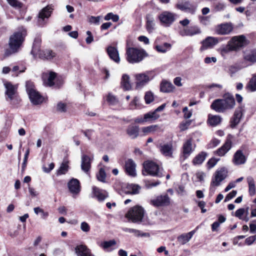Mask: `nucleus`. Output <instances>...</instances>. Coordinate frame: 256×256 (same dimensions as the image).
Returning <instances> with one entry per match:
<instances>
[{"label":"nucleus","instance_id":"nucleus-45","mask_svg":"<svg viewBox=\"0 0 256 256\" xmlns=\"http://www.w3.org/2000/svg\"><path fill=\"white\" fill-rule=\"evenodd\" d=\"M248 192L250 194V196L254 195L256 193V186L253 178H248Z\"/></svg>","mask_w":256,"mask_h":256},{"label":"nucleus","instance_id":"nucleus-1","mask_svg":"<svg viewBox=\"0 0 256 256\" xmlns=\"http://www.w3.org/2000/svg\"><path fill=\"white\" fill-rule=\"evenodd\" d=\"M235 106L234 98L230 94L226 95L222 99H216L212 104L210 108L218 112H224L232 109Z\"/></svg>","mask_w":256,"mask_h":256},{"label":"nucleus","instance_id":"nucleus-22","mask_svg":"<svg viewBox=\"0 0 256 256\" xmlns=\"http://www.w3.org/2000/svg\"><path fill=\"white\" fill-rule=\"evenodd\" d=\"M125 170L126 174L130 176H136V164L132 159H128L126 162Z\"/></svg>","mask_w":256,"mask_h":256},{"label":"nucleus","instance_id":"nucleus-30","mask_svg":"<svg viewBox=\"0 0 256 256\" xmlns=\"http://www.w3.org/2000/svg\"><path fill=\"white\" fill-rule=\"evenodd\" d=\"M107 52L110 58L116 62H119L120 58L118 50L112 46H110L107 48Z\"/></svg>","mask_w":256,"mask_h":256},{"label":"nucleus","instance_id":"nucleus-54","mask_svg":"<svg viewBox=\"0 0 256 256\" xmlns=\"http://www.w3.org/2000/svg\"><path fill=\"white\" fill-rule=\"evenodd\" d=\"M224 179L223 177H214L212 180L211 188L218 186Z\"/></svg>","mask_w":256,"mask_h":256},{"label":"nucleus","instance_id":"nucleus-23","mask_svg":"<svg viewBox=\"0 0 256 256\" xmlns=\"http://www.w3.org/2000/svg\"><path fill=\"white\" fill-rule=\"evenodd\" d=\"M116 244V242L114 240H106L98 244V246L105 251L110 252L114 250Z\"/></svg>","mask_w":256,"mask_h":256},{"label":"nucleus","instance_id":"nucleus-26","mask_svg":"<svg viewBox=\"0 0 256 256\" xmlns=\"http://www.w3.org/2000/svg\"><path fill=\"white\" fill-rule=\"evenodd\" d=\"M232 142L230 139H227L222 146L216 151V154L218 156H224L231 148Z\"/></svg>","mask_w":256,"mask_h":256},{"label":"nucleus","instance_id":"nucleus-2","mask_svg":"<svg viewBox=\"0 0 256 256\" xmlns=\"http://www.w3.org/2000/svg\"><path fill=\"white\" fill-rule=\"evenodd\" d=\"M41 40L38 38L34 40L31 51L34 58H39L41 59L51 60L56 56V54L52 50H46L41 51L40 50Z\"/></svg>","mask_w":256,"mask_h":256},{"label":"nucleus","instance_id":"nucleus-35","mask_svg":"<svg viewBox=\"0 0 256 256\" xmlns=\"http://www.w3.org/2000/svg\"><path fill=\"white\" fill-rule=\"evenodd\" d=\"M194 234V231L193 230L187 234H182L178 237V240L182 244H184L190 241Z\"/></svg>","mask_w":256,"mask_h":256},{"label":"nucleus","instance_id":"nucleus-6","mask_svg":"<svg viewBox=\"0 0 256 256\" xmlns=\"http://www.w3.org/2000/svg\"><path fill=\"white\" fill-rule=\"evenodd\" d=\"M136 89H141L154 78L151 72L137 74L134 75Z\"/></svg>","mask_w":256,"mask_h":256},{"label":"nucleus","instance_id":"nucleus-34","mask_svg":"<svg viewBox=\"0 0 256 256\" xmlns=\"http://www.w3.org/2000/svg\"><path fill=\"white\" fill-rule=\"evenodd\" d=\"M160 150L164 156L171 157L172 154V144H163L160 146Z\"/></svg>","mask_w":256,"mask_h":256},{"label":"nucleus","instance_id":"nucleus-11","mask_svg":"<svg viewBox=\"0 0 256 256\" xmlns=\"http://www.w3.org/2000/svg\"><path fill=\"white\" fill-rule=\"evenodd\" d=\"M234 30V26L231 22H225L218 24L215 28V32L218 34H229Z\"/></svg>","mask_w":256,"mask_h":256},{"label":"nucleus","instance_id":"nucleus-41","mask_svg":"<svg viewBox=\"0 0 256 256\" xmlns=\"http://www.w3.org/2000/svg\"><path fill=\"white\" fill-rule=\"evenodd\" d=\"M172 46L170 44L165 42L162 44L156 45L155 49L159 52L165 53L171 48Z\"/></svg>","mask_w":256,"mask_h":256},{"label":"nucleus","instance_id":"nucleus-47","mask_svg":"<svg viewBox=\"0 0 256 256\" xmlns=\"http://www.w3.org/2000/svg\"><path fill=\"white\" fill-rule=\"evenodd\" d=\"M160 184H161V182L158 180H148V181L146 182L145 186L147 188L150 189L154 187L157 186H158L160 185Z\"/></svg>","mask_w":256,"mask_h":256},{"label":"nucleus","instance_id":"nucleus-56","mask_svg":"<svg viewBox=\"0 0 256 256\" xmlns=\"http://www.w3.org/2000/svg\"><path fill=\"white\" fill-rule=\"evenodd\" d=\"M8 3L12 7L20 8L22 7V4L16 0H6Z\"/></svg>","mask_w":256,"mask_h":256},{"label":"nucleus","instance_id":"nucleus-58","mask_svg":"<svg viewBox=\"0 0 256 256\" xmlns=\"http://www.w3.org/2000/svg\"><path fill=\"white\" fill-rule=\"evenodd\" d=\"M80 229L84 232H88L90 230V226L86 222H83L80 224Z\"/></svg>","mask_w":256,"mask_h":256},{"label":"nucleus","instance_id":"nucleus-46","mask_svg":"<svg viewBox=\"0 0 256 256\" xmlns=\"http://www.w3.org/2000/svg\"><path fill=\"white\" fill-rule=\"evenodd\" d=\"M56 73L54 72H50L48 78V80L44 82L45 84L49 86H54V80L56 78Z\"/></svg>","mask_w":256,"mask_h":256},{"label":"nucleus","instance_id":"nucleus-36","mask_svg":"<svg viewBox=\"0 0 256 256\" xmlns=\"http://www.w3.org/2000/svg\"><path fill=\"white\" fill-rule=\"evenodd\" d=\"M126 188V193L136 194L140 192L141 188L138 184H127Z\"/></svg>","mask_w":256,"mask_h":256},{"label":"nucleus","instance_id":"nucleus-16","mask_svg":"<svg viewBox=\"0 0 256 256\" xmlns=\"http://www.w3.org/2000/svg\"><path fill=\"white\" fill-rule=\"evenodd\" d=\"M218 42L219 40L218 38L208 36L202 42V46L200 50L202 51L212 48Z\"/></svg>","mask_w":256,"mask_h":256},{"label":"nucleus","instance_id":"nucleus-43","mask_svg":"<svg viewBox=\"0 0 256 256\" xmlns=\"http://www.w3.org/2000/svg\"><path fill=\"white\" fill-rule=\"evenodd\" d=\"M246 88L250 92H254L256 90V75L252 76L246 86Z\"/></svg>","mask_w":256,"mask_h":256},{"label":"nucleus","instance_id":"nucleus-64","mask_svg":"<svg viewBox=\"0 0 256 256\" xmlns=\"http://www.w3.org/2000/svg\"><path fill=\"white\" fill-rule=\"evenodd\" d=\"M138 101V98L137 96L134 97V100L130 102V109H134L137 105Z\"/></svg>","mask_w":256,"mask_h":256},{"label":"nucleus","instance_id":"nucleus-4","mask_svg":"<svg viewBox=\"0 0 256 256\" xmlns=\"http://www.w3.org/2000/svg\"><path fill=\"white\" fill-rule=\"evenodd\" d=\"M146 54L143 50L134 48H126V60L130 63L134 64L140 62L146 56Z\"/></svg>","mask_w":256,"mask_h":256},{"label":"nucleus","instance_id":"nucleus-28","mask_svg":"<svg viewBox=\"0 0 256 256\" xmlns=\"http://www.w3.org/2000/svg\"><path fill=\"white\" fill-rule=\"evenodd\" d=\"M248 207H247L246 208H239L236 211L235 216L241 220L248 222L250 220L248 217Z\"/></svg>","mask_w":256,"mask_h":256},{"label":"nucleus","instance_id":"nucleus-15","mask_svg":"<svg viewBox=\"0 0 256 256\" xmlns=\"http://www.w3.org/2000/svg\"><path fill=\"white\" fill-rule=\"evenodd\" d=\"M92 158H91L86 154H82L81 157L80 167L82 170L86 174H90V172L91 168V162Z\"/></svg>","mask_w":256,"mask_h":256},{"label":"nucleus","instance_id":"nucleus-33","mask_svg":"<svg viewBox=\"0 0 256 256\" xmlns=\"http://www.w3.org/2000/svg\"><path fill=\"white\" fill-rule=\"evenodd\" d=\"M69 170V162L68 160L64 159L58 169L56 174L58 175L66 174Z\"/></svg>","mask_w":256,"mask_h":256},{"label":"nucleus","instance_id":"nucleus-5","mask_svg":"<svg viewBox=\"0 0 256 256\" xmlns=\"http://www.w3.org/2000/svg\"><path fill=\"white\" fill-rule=\"evenodd\" d=\"M26 34V31L22 30V31L14 33L10 36L8 44L10 50L13 52H17L18 50L20 48L24 40Z\"/></svg>","mask_w":256,"mask_h":256},{"label":"nucleus","instance_id":"nucleus-14","mask_svg":"<svg viewBox=\"0 0 256 256\" xmlns=\"http://www.w3.org/2000/svg\"><path fill=\"white\" fill-rule=\"evenodd\" d=\"M246 156L242 150H237L234 154L232 162L235 166L244 164L246 162Z\"/></svg>","mask_w":256,"mask_h":256},{"label":"nucleus","instance_id":"nucleus-13","mask_svg":"<svg viewBox=\"0 0 256 256\" xmlns=\"http://www.w3.org/2000/svg\"><path fill=\"white\" fill-rule=\"evenodd\" d=\"M150 204L156 207L168 206L170 204V198L168 194L161 195L151 200Z\"/></svg>","mask_w":256,"mask_h":256},{"label":"nucleus","instance_id":"nucleus-38","mask_svg":"<svg viewBox=\"0 0 256 256\" xmlns=\"http://www.w3.org/2000/svg\"><path fill=\"white\" fill-rule=\"evenodd\" d=\"M53 8L48 6L44 8L38 14V18L42 20H44L45 18H48L51 14V12Z\"/></svg>","mask_w":256,"mask_h":256},{"label":"nucleus","instance_id":"nucleus-49","mask_svg":"<svg viewBox=\"0 0 256 256\" xmlns=\"http://www.w3.org/2000/svg\"><path fill=\"white\" fill-rule=\"evenodd\" d=\"M104 20H112L113 22H116L119 20V16L117 14H114L112 12H110L105 16Z\"/></svg>","mask_w":256,"mask_h":256},{"label":"nucleus","instance_id":"nucleus-62","mask_svg":"<svg viewBox=\"0 0 256 256\" xmlns=\"http://www.w3.org/2000/svg\"><path fill=\"white\" fill-rule=\"evenodd\" d=\"M182 112L184 113V118H189L192 116V112L188 110L187 107H184L183 108Z\"/></svg>","mask_w":256,"mask_h":256},{"label":"nucleus","instance_id":"nucleus-40","mask_svg":"<svg viewBox=\"0 0 256 256\" xmlns=\"http://www.w3.org/2000/svg\"><path fill=\"white\" fill-rule=\"evenodd\" d=\"M121 85L124 90H126L131 88L132 86L130 82V77L126 74H124L122 78Z\"/></svg>","mask_w":256,"mask_h":256},{"label":"nucleus","instance_id":"nucleus-37","mask_svg":"<svg viewBox=\"0 0 256 256\" xmlns=\"http://www.w3.org/2000/svg\"><path fill=\"white\" fill-rule=\"evenodd\" d=\"M174 88V86L170 82L167 81H162L160 84V90L164 92H172Z\"/></svg>","mask_w":256,"mask_h":256},{"label":"nucleus","instance_id":"nucleus-63","mask_svg":"<svg viewBox=\"0 0 256 256\" xmlns=\"http://www.w3.org/2000/svg\"><path fill=\"white\" fill-rule=\"evenodd\" d=\"M218 160L214 158H210L207 162L208 166L209 168H213L217 163Z\"/></svg>","mask_w":256,"mask_h":256},{"label":"nucleus","instance_id":"nucleus-32","mask_svg":"<svg viewBox=\"0 0 256 256\" xmlns=\"http://www.w3.org/2000/svg\"><path fill=\"white\" fill-rule=\"evenodd\" d=\"M208 154L206 152H202L197 154L192 160V163L194 166L201 164L205 160Z\"/></svg>","mask_w":256,"mask_h":256},{"label":"nucleus","instance_id":"nucleus-27","mask_svg":"<svg viewBox=\"0 0 256 256\" xmlns=\"http://www.w3.org/2000/svg\"><path fill=\"white\" fill-rule=\"evenodd\" d=\"M243 114V110L242 108H238L234 112V117L231 120V127L234 128L238 125Z\"/></svg>","mask_w":256,"mask_h":256},{"label":"nucleus","instance_id":"nucleus-3","mask_svg":"<svg viewBox=\"0 0 256 256\" xmlns=\"http://www.w3.org/2000/svg\"><path fill=\"white\" fill-rule=\"evenodd\" d=\"M26 90L31 102L34 105L41 104L44 97L36 90L34 83L30 81L26 82Z\"/></svg>","mask_w":256,"mask_h":256},{"label":"nucleus","instance_id":"nucleus-61","mask_svg":"<svg viewBox=\"0 0 256 256\" xmlns=\"http://www.w3.org/2000/svg\"><path fill=\"white\" fill-rule=\"evenodd\" d=\"M234 50L230 46H229V42H228L225 48H222L220 50L221 54L224 56L230 51Z\"/></svg>","mask_w":256,"mask_h":256},{"label":"nucleus","instance_id":"nucleus-9","mask_svg":"<svg viewBox=\"0 0 256 256\" xmlns=\"http://www.w3.org/2000/svg\"><path fill=\"white\" fill-rule=\"evenodd\" d=\"M4 86L6 88L5 94L6 99L10 101L14 100H18V86L8 82H4Z\"/></svg>","mask_w":256,"mask_h":256},{"label":"nucleus","instance_id":"nucleus-7","mask_svg":"<svg viewBox=\"0 0 256 256\" xmlns=\"http://www.w3.org/2000/svg\"><path fill=\"white\" fill-rule=\"evenodd\" d=\"M144 215V208L139 206L132 207L126 216L131 220L133 222H140L142 220Z\"/></svg>","mask_w":256,"mask_h":256},{"label":"nucleus","instance_id":"nucleus-42","mask_svg":"<svg viewBox=\"0 0 256 256\" xmlns=\"http://www.w3.org/2000/svg\"><path fill=\"white\" fill-rule=\"evenodd\" d=\"M144 116L146 122L154 121L160 117V116L154 111L146 113L144 114Z\"/></svg>","mask_w":256,"mask_h":256},{"label":"nucleus","instance_id":"nucleus-55","mask_svg":"<svg viewBox=\"0 0 256 256\" xmlns=\"http://www.w3.org/2000/svg\"><path fill=\"white\" fill-rule=\"evenodd\" d=\"M227 174V169L224 167H222L217 170L215 176H226Z\"/></svg>","mask_w":256,"mask_h":256},{"label":"nucleus","instance_id":"nucleus-57","mask_svg":"<svg viewBox=\"0 0 256 256\" xmlns=\"http://www.w3.org/2000/svg\"><path fill=\"white\" fill-rule=\"evenodd\" d=\"M66 110V104L60 102L56 106V110L60 112H65Z\"/></svg>","mask_w":256,"mask_h":256},{"label":"nucleus","instance_id":"nucleus-52","mask_svg":"<svg viewBox=\"0 0 256 256\" xmlns=\"http://www.w3.org/2000/svg\"><path fill=\"white\" fill-rule=\"evenodd\" d=\"M123 230L126 232L133 233L136 236H145L146 235V234H141L140 230L134 228H124Z\"/></svg>","mask_w":256,"mask_h":256},{"label":"nucleus","instance_id":"nucleus-39","mask_svg":"<svg viewBox=\"0 0 256 256\" xmlns=\"http://www.w3.org/2000/svg\"><path fill=\"white\" fill-rule=\"evenodd\" d=\"M222 121V118L219 116L209 114L208 122L212 126H216L220 124Z\"/></svg>","mask_w":256,"mask_h":256},{"label":"nucleus","instance_id":"nucleus-50","mask_svg":"<svg viewBox=\"0 0 256 256\" xmlns=\"http://www.w3.org/2000/svg\"><path fill=\"white\" fill-rule=\"evenodd\" d=\"M100 20V16H89L88 18V22L92 24H94L96 25H99Z\"/></svg>","mask_w":256,"mask_h":256},{"label":"nucleus","instance_id":"nucleus-31","mask_svg":"<svg viewBox=\"0 0 256 256\" xmlns=\"http://www.w3.org/2000/svg\"><path fill=\"white\" fill-rule=\"evenodd\" d=\"M200 33V29L196 26H191L184 29L180 32L182 36H192Z\"/></svg>","mask_w":256,"mask_h":256},{"label":"nucleus","instance_id":"nucleus-8","mask_svg":"<svg viewBox=\"0 0 256 256\" xmlns=\"http://www.w3.org/2000/svg\"><path fill=\"white\" fill-rule=\"evenodd\" d=\"M143 174L150 175H156L158 176L162 174L161 170L155 162L152 161H146L143 164Z\"/></svg>","mask_w":256,"mask_h":256},{"label":"nucleus","instance_id":"nucleus-48","mask_svg":"<svg viewBox=\"0 0 256 256\" xmlns=\"http://www.w3.org/2000/svg\"><path fill=\"white\" fill-rule=\"evenodd\" d=\"M34 213L36 214H41L42 218H46L48 216V212H44V210L40 207H36L34 208Z\"/></svg>","mask_w":256,"mask_h":256},{"label":"nucleus","instance_id":"nucleus-21","mask_svg":"<svg viewBox=\"0 0 256 256\" xmlns=\"http://www.w3.org/2000/svg\"><path fill=\"white\" fill-rule=\"evenodd\" d=\"M244 60L252 64L256 62V50H246L244 52Z\"/></svg>","mask_w":256,"mask_h":256},{"label":"nucleus","instance_id":"nucleus-17","mask_svg":"<svg viewBox=\"0 0 256 256\" xmlns=\"http://www.w3.org/2000/svg\"><path fill=\"white\" fill-rule=\"evenodd\" d=\"M192 138H189L186 140L182 146L183 156L184 158L188 157L192 152L194 150L195 146L192 144Z\"/></svg>","mask_w":256,"mask_h":256},{"label":"nucleus","instance_id":"nucleus-60","mask_svg":"<svg viewBox=\"0 0 256 256\" xmlns=\"http://www.w3.org/2000/svg\"><path fill=\"white\" fill-rule=\"evenodd\" d=\"M191 124V120H188L185 122H182L180 126V130L184 131L188 128Z\"/></svg>","mask_w":256,"mask_h":256},{"label":"nucleus","instance_id":"nucleus-19","mask_svg":"<svg viewBox=\"0 0 256 256\" xmlns=\"http://www.w3.org/2000/svg\"><path fill=\"white\" fill-rule=\"evenodd\" d=\"M142 132L144 136L149 134H154L156 132H162L164 130L162 126L158 124L151 125L143 127L142 128Z\"/></svg>","mask_w":256,"mask_h":256},{"label":"nucleus","instance_id":"nucleus-53","mask_svg":"<svg viewBox=\"0 0 256 256\" xmlns=\"http://www.w3.org/2000/svg\"><path fill=\"white\" fill-rule=\"evenodd\" d=\"M144 100L146 104H148L152 102L154 100V96L151 92H147L144 96Z\"/></svg>","mask_w":256,"mask_h":256},{"label":"nucleus","instance_id":"nucleus-29","mask_svg":"<svg viewBox=\"0 0 256 256\" xmlns=\"http://www.w3.org/2000/svg\"><path fill=\"white\" fill-rule=\"evenodd\" d=\"M76 253L78 256H94L90 252V250L86 246L81 244L75 248Z\"/></svg>","mask_w":256,"mask_h":256},{"label":"nucleus","instance_id":"nucleus-20","mask_svg":"<svg viewBox=\"0 0 256 256\" xmlns=\"http://www.w3.org/2000/svg\"><path fill=\"white\" fill-rule=\"evenodd\" d=\"M68 189L73 194H77L80 191V182L76 178H72L68 184Z\"/></svg>","mask_w":256,"mask_h":256},{"label":"nucleus","instance_id":"nucleus-10","mask_svg":"<svg viewBox=\"0 0 256 256\" xmlns=\"http://www.w3.org/2000/svg\"><path fill=\"white\" fill-rule=\"evenodd\" d=\"M176 14L168 11H164L158 16L162 24L165 26H170L175 20Z\"/></svg>","mask_w":256,"mask_h":256},{"label":"nucleus","instance_id":"nucleus-51","mask_svg":"<svg viewBox=\"0 0 256 256\" xmlns=\"http://www.w3.org/2000/svg\"><path fill=\"white\" fill-rule=\"evenodd\" d=\"M106 100L111 105L116 104L118 102V100L116 97L111 94H108L107 96Z\"/></svg>","mask_w":256,"mask_h":256},{"label":"nucleus","instance_id":"nucleus-59","mask_svg":"<svg viewBox=\"0 0 256 256\" xmlns=\"http://www.w3.org/2000/svg\"><path fill=\"white\" fill-rule=\"evenodd\" d=\"M54 162H51L48 164V166H46V165H44L42 166V170L45 172L48 173L54 169Z\"/></svg>","mask_w":256,"mask_h":256},{"label":"nucleus","instance_id":"nucleus-44","mask_svg":"<svg viewBox=\"0 0 256 256\" xmlns=\"http://www.w3.org/2000/svg\"><path fill=\"white\" fill-rule=\"evenodd\" d=\"M154 18L150 16H146V26L147 30L148 32H152L154 29Z\"/></svg>","mask_w":256,"mask_h":256},{"label":"nucleus","instance_id":"nucleus-18","mask_svg":"<svg viewBox=\"0 0 256 256\" xmlns=\"http://www.w3.org/2000/svg\"><path fill=\"white\" fill-rule=\"evenodd\" d=\"M126 132L130 139L134 140L139 136L140 128L137 125L131 124L128 126Z\"/></svg>","mask_w":256,"mask_h":256},{"label":"nucleus","instance_id":"nucleus-12","mask_svg":"<svg viewBox=\"0 0 256 256\" xmlns=\"http://www.w3.org/2000/svg\"><path fill=\"white\" fill-rule=\"evenodd\" d=\"M246 37L244 35L234 36L228 42L229 46L234 50H236L244 46Z\"/></svg>","mask_w":256,"mask_h":256},{"label":"nucleus","instance_id":"nucleus-25","mask_svg":"<svg viewBox=\"0 0 256 256\" xmlns=\"http://www.w3.org/2000/svg\"><path fill=\"white\" fill-rule=\"evenodd\" d=\"M176 8L182 10L186 11L192 14H194L196 10V6L188 2H186L182 4H178Z\"/></svg>","mask_w":256,"mask_h":256},{"label":"nucleus","instance_id":"nucleus-24","mask_svg":"<svg viewBox=\"0 0 256 256\" xmlns=\"http://www.w3.org/2000/svg\"><path fill=\"white\" fill-rule=\"evenodd\" d=\"M92 197L96 198L98 201H102L108 196V193L103 190L96 187H92Z\"/></svg>","mask_w":256,"mask_h":256}]
</instances>
